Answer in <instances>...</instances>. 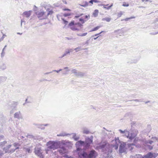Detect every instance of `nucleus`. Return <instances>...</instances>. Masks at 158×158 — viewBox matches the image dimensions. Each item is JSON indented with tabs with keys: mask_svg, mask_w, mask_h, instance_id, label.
<instances>
[{
	"mask_svg": "<svg viewBox=\"0 0 158 158\" xmlns=\"http://www.w3.org/2000/svg\"><path fill=\"white\" fill-rule=\"evenodd\" d=\"M47 146L49 148L51 149H57L60 146V141H50L47 143Z\"/></svg>",
	"mask_w": 158,
	"mask_h": 158,
	"instance_id": "1",
	"label": "nucleus"
},
{
	"mask_svg": "<svg viewBox=\"0 0 158 158\" xmlns=\"http://www.w3.org/2000/svg\"><path fill=\"white\" fill-rule=\"evenodd\" d=\"M107 143L106 142L101 143L98 145L97 148L98 149H101L102 152L106 153L109 152L110 150L109 147L107 146Z\"/></svg>",
	"mask_w": 158,
	"mask_h": 158,
	"instance_id": "2",
	"label": "nucleus"
},
{
	"mask_svg": "<svg viewBox=\"0 0 158 158\" xmlns=\"http://www.w3.org/2000/svg\"><path fill=\"white\" fill-rule=\"evenodd\" d=\"M156 156V153L150 152L143 156L139 154H136L134 156V158H155Z\"/></svg>",
	"mask_w": 158,
	"mask_h": 158,
	"instance_id": "3",
	"label": "nucleus"
},
{
	"mask_svg": "<svg viewBox=\"0 0 158 158\" xmlns=\"http://www.w3.org/2000/svg\"><path fill=\"white\" fill-rule=\"evenodd\" d=\"M76 148V151L77 152L82 150L83 149H87L85 146L84 141L81 140H78L75 143Z\"/></svg>",
	"mask_w": 158,
	"mask_h": 158,
	"instance_id": "4",
	"label": "nucleus"
},
{
	"mask_svg": "<svg viewBox=\"0 0 158 158\" xmlns=\"http://www.w3.org/2000/svg\"><path fill=\"white\" fill-rule=\"evenodd\" d=\"M93 137L91 136L90 137H87L85 138V140L84 141L85 146L87 149L89 148L90 144L93 143Z\"/></svg>",
	"mask_w": 158,
	"mask_h": 158,
	"instance_id": "5",
	"label": "nucleus"
},
{
	"mask_svg": "<svg viewBox=\"0 0 158 158\" xmlns=\"http://www.w3.org/2000/svg\"><path fill=\"white\" fill-rule=\"evenodd\" d=\"M87 149H83L77 152L79 158H88V152L86 151Z\"/></svg>",
	"mask_w": 158,
	"mask_h": 158,
	"instance_id": "6",
	"label": "nucleus"
},
{
	"mask_svg": "<svg viewBox=\"0 0 158 158\" xmlns=\"http://www.w3.org/2000/svg\"><path fill=\"white\" fill-rule=\"evenodd\" d=\"M88 158H95L98 156L96 152L94 149H92L88 152Z\"/></svg>",
	"mask_w": 158,
	"mask_h": 158,
	"instance_id": "7",
	"label": "nucleus"
},
{
	"mask_svg": "<svg viewBox=\"0 0 158 158\" xmlns=\"http://www.w3.org/2000/svg\"><path fill=\"white\" fill-rule=\"evenodd\" d=\"M71 72L72 73H74L75 76L77 77H82L85 74V73L77 71L75 69H72L71 71Z\"/></svg>",
	"mask_w": 158,
	"mask_h": 158,
	"instance_id": "8",
	"label": "nucleus"
},
{
	"mask_svg": "<svg viewBox=\"0 0 158 158\" xmlns=\"http://www.w3.org/2000/svg\"><path fill=\"white\" fill-rule=\"evenodd\" d=\"M128 135L127 137L130 140H128L129 141H131L132 139H134L135 137L136 136L135 134L133 132L130 133L129 131L128 132Z\"/></svg>",
	"mask_w": 158,
	"mask_h": 158,
	"instance_id": "9",
	"label": "nucleus"
},
{
	"mask_svg": "<svg viewBox=\"0 0 158 158\" xmlns=\"http://www.w3.org/2000/svg\"><path fill=\"white\" fill-rule=\"evenodd\" d=\"M19 103L18 102H14L13 101L10 106V108L11 109H14L15 110H16L17 106Z\"/></svg>",
	"mask_w": 158,
	"mask_h": 158,
	"instance_id": "10",
	"label": "nucleus"
},
{
	"mask_svg": "<svg viewBox=\"0 0 158 158\" xmlns=\"http://www.w3.org/2000/svg\"><path fill=\"white\" fill-rule=\"evenodd\" d=\"M126 150L125 148V145L121 144L119 149V152L120 153H122L125 152Z\"/></svg>",
	"mask_w": 158,
	"mask_h": 158,
	"instance_id": "11",
	"label": "nucleus"
},
{
	"mask_svg": "<svg viewBox=\"0 0 158 158\" xmlns=\"http://www.w3.org/2000/svg\"><path fill=\"white\" fill-rule=\"evenodd\" d=\"M115 143L114 145V147H115V149H117L118 147L119 144L120 143V141L119 140L118 137L116 138L115 137Z\"/></svg>",
	"mask_w": 158,
	"mask_h": 158,
	"instance_id": "12",
	"label": "nucleus"
},
{
	"mask_svg": "<svg viewBox=\"0 0 158 158\" xmlns=\"http://www.w3.org/2000/svg\"><path fill=\"white\" fill-rule=\"evenodd\" d=\"M44 11H42L41 12H36V14L37 15V17L40 20L44 19H46V18H40L43 15H44Z\"/></svg>",
	"mask_w": 158,
	"mask_h": 158,
	"instance_id": "13",
	"label": "nucleus"
},
{
	"mask_svg": "<svg viewBox=\"0 0 158 158\" xmlns=\"http://www.w3.org/2000/svg\"><path fill=\"white\" fill-rule=\"evenodd\" d=\"M60 142L62 144V145L66 147H69L71 146L70 143L69 141L62 140Z\"/></svg>",
	"mask_w": 158,
	"mask_h": 158,
	"instance_id": "14",
	"label": "nucleus"
},
{
	"mask_svg": "<svg viewBox=\"0 0 158 158\" xmlns=\"http://www.w3.org/2000/svg\"><path fill=\"white\" fill-rule=\"evenodd\" d=\"M138 59H134L133 60H130L129 59L127 62V63L129 64H131L133 63H136L138 61Z\"/></svg>",
	"mask_w": 158,
	"mask_h": 158,
	"instance_id": "15",
	"label": "nucleus"
},
{
	"mask_svg": "<svg viewBox=\"0 0 158 158\" xmlns=\"http://www.w3.org/2000/svg\"><path fill=\"white\" fill-rule=\"evenodd\" d=\"M33 125L36 127L42 130H44L45 129V127H44V126L43 124L34 123Z\"/></svg>",
	"mask_w": 158,
	"mask_h": 158,
	"instance_id": "16",
	"label": "nucleus"
},
{
	"mask_svg": "<svg viewBox=\"0 0 158 158\" xmlns=\"http://www.w3.org/2000/svg\"><path fill=\"white\" fill-rule=\"evenodd\" d=\"M21 114L20 111L15 113L14 114V117L15 118H16L19 119H20V118H21Z\"/></svg>",
	"mask_w": 158,
	"mask_h": 158,
	"instance_id": "17",
	"label": "nucleus"
},
{
	"mask_svg": "<svg viewBox=\"0 0 158 158\" xmlns=\"http://www.w3.org/2000/svg\"><path fill=\"white\" fill-rule=\"evenodd\" d=\"M11 146L12 145L11 144H9L3 148V150L5 152V153H8L9 151V149Z\"/></svg>",
	"mask_w": 158,
	"mask_h": 158,
	"instance_id": "18",
	"label": "nucleus"
},
{
	"mask_svg": "<svg viewBox=\"0 0 158 158\" xmlns=\"http://www.w3.org/2000/svg\"><path fill=\"white\" fill-rule=\"evenodd\" d=\"M31 12L32 11L31 10H29L28 11H25L23 13V15H25L26 17H28L30 16Z\"/></svg>",
	"mask_w": 158,
	"mask_h": 158,
	"instance_id": "19",
	"label": "nucleus"
},
{
	"mask_svg": "<svg viewBox=\"0 0 158 158\" xmlns=\"http://www.w3.org/2000/svg\"><path fill=\"white\" fill-rule=\"evenodd\" d=\"M79 5L85 7L89 5V4L88 2L85 1L83 2L81 4H79Z\"/></svg>",
	"mask_w": 158,
	"mask_h": 158,
	"instance_id": "20",
	"label": "nucleus"
},
{
	"mask_svg": "<svg viewBox=\"0 0 158 158\" xmlns=\"http://www.w3.org/2000/svg\"><path fill=\"white\" fill-rule=\"evenodd\" d=\"M132 146H135L136 147H137V146L134 143H128L127 144V146L130 151H131L133 149V148Z\"/></svg>",
	"mask_w": 158,
	"mask_h": 158,
	"instance_id": "21",
	"label": "nucleus"
},
{
	"mask_svg": "<svg viewBox=\"0 0 158 158\" xmlns=\"http://www.w3.org/2000/svg\"><path fill=\"white\" fill-rule=\"evenodd\" d=\"M35 154L37 155H38L41 152V149L40 148H35Z\"/></svg>",
	"mask_w": 158,
	"mask_h": 158,
	"instance_id": "22",
	"label": "nucleus"
},
{
	"mask_svg": "<svg viewBox=\"0 0 158 158\" xmlns=\"http://www.w3.org/2000/svg\"><path fill=\"white\" fill-rule=\"evenodd\" d=\"M75 26H77L78 27H79V29H81V30L83 26V25L79 22L75 23Z\"/></svg>",
	"mask_w": 158,
	"mask_h": 158,
	"instance_id": "23",
	"label": "nucleus"
},
{
	"mask_svg": "<svg viewBox=\"0 0 158 158\" xmlns=\"http://www.w3.org/2000/svg\"><path fill=\"white\" fill-rule=\"evenodd\" d=\"M58 148H60V149H62L63 151H67V149L65 146L62 145V144L61 142L60 146L58 147Z\"/></svg>",
	"mask_w": 158,
	"mask_h": 158,
	"instance_id": "24",
	"label": "nucleus"
},
{
	"mask_svg": "<svg viewBox=\"0 0 158 158\" xmlns=\"http://www.w3.org/2000/svg\"><path fill=\"white\" fill-rule=\"evenodd\" d=\"M47 11L48 12L47 15L46 17H48L49 15H52L53 13V11L52 10H50V9L49 8L47 9Z\"/></svg>",
	"mask_w": 158,
	"mask_h": 158,
	"instance_id": "25",
	"label": "nucleus"
},
{
	"mask_svg": "<svg viewBox=\"0 0 158 158\" xmlns=\"http://www.w3.org/2000/svg\"><path fill=\"white\" fill-rule=\"evenodd\" d=\"M98 10L96 9L94 11L93 13V15L94 17H96L98 16Z\"/></svg>",
	"mask_w": 158,
	"mask_h": 158,
	"instance_id": "26",
	"label": "nucleus"
},
{
	"mask_svg": "<svg viewBox=\"0 0 158 158\" xmlns=\"http://www.w3.org/2000/svg\"><path fill=\"white\" fill-rule=\"evenodd\" d=\"M73 135L72 138L74 140L76 141H78V140L80 138L79 137V136L76 137V133H73Z\"/></svg>",
	"mask_w": 158,
	"mask_h": 158,
	"instance_id": "27",
	"label": "nucleus"
},
{
	"mask_svg": "<svg viewBox=\"0 0 158 158\" xmlns=\"http://www.w3.org/2000/svg\"><path fill=\"white\" fill-rule=\"evenodd\" d=\"M76 26H74L72 27H70V29L73 31H80L81 30V29L79 28H77L75 27Z\"/></svg>",
	"mask_w": 158,
	"mask_h": 158,
	"instance_id": "28",
	"label": "nucleus"
},
{
	"mask_svg": "<svg viewBox=\"0 0 158 158\" xmlns=\"http://www.w3.org/2000/svg\"><path fill=\"white\" fill-rule=\"evenodd\" d=\"M7 79V77H6L1 76L0 77V81L1 83L2 82L5 81Z\"/></svg>",
	"mask_w": 158,
	"mask_h": 158,
	"instance_id": "29",
	"label": "nucleus"
},
{
	"mask_svg": "<svg viewBox=\"0 0 158 158\" xmlns=\"http://www.w3.org/2000/svg\"><path fill=\"white\" fill-rule=\"evenodd\" d=\"M82 17L84 19L85 21H86L90 19V15H85Z\"/></svg>",
	"mask_w": 158,
	"mask_h": 158,
	"instance_id": "30",
	"label": "nucleus"
},
{
	"mask_svg": "<svg viewBox=\"0 0 158 158\" xmlns=\"http://www.w3.org/2000/svg\"><path fill=\"white\" fill-rule=\"evenodd\" d=\"M135 18V17L133 16H132L130 18H126L124 19H122L121 20V21H127L131 19H134Z\"/></svg>",
	"mask_w": 158,
	"mask_h": 158,
	"instance_id": "31",
	"label": "nucleus"
},
{
	"mask_svg": "<svg viewBox=\"0 0 158 158\" xmlns=\"http://www.w3.org/2000/svg\"><path fill=\"white\" fill-rule=\"evenodd\" d=\"M135 18V17L133 16H132L130 18H126L124 19H122L121 20V21H127L131 19H134Z\"/></svg>",
	"mask_w": 158,
	"mask_h": 158,
	"instance_id": "32",
	"label": "nucleus"
},
{
	"mask_svg": "<svg viewBox=\"0 0 158 158\" xmlns=\"http://www.w3.org/2000/svg\"><path fill=\"white\" fill-rule=\"evenodd\" d=\"M102 26H97L94 28L93 29H92L91 30H90V32H92V31H97Z\"/></svg>",
	"mask_w": 158,
	"mask_h": 158,
	"instance_id": "33",
	"label": "nucleus"
},
{
	"mask_svg": "<svg viewBox=\"0 0 158 158\" xmlns=\"http://www.w3.org/2000/svg\"><path fill=\"white\" fill-rule=\"evenodd\" d=\"M111 18H110L105 17V18H102V21H106L107 22H109L111 20Z\"/></svg>",
	"mask_w": 158,
	"mask_h": 158,
	"instance_id": "34",
	"label": "nucleus"
},
{
	"mask_svg": "<svg viewBox=\"0 0 158 158\" xmlns=\"http://www.w3.org/2000/svg\"><path fill=\"white\" fill-rule=\"evenodd\" d=\"M74 26H75V23L74 20L71 21L69 24L68 26L71 27Z\"/></svg>",
	"mask_w": 158,
	"mask_h": 158,
	"instance_id": "35",
	"label": "nucleus"
},
{
	"mask_svg": "<svg viewBox=\"0 0 158 158\" xmlns=\"http://www.w3.org/2000/svg\"><path fill=\"white\" fill-rule=\"evenodd\" d=\"M109 5L108 4H107L106 5H103V4H100V5H98L99 6H103V7L104 8H105V9H107V10H109L110 9V7H109V6H108Z\"/></svg>",
	"mask_w": 158,
	"mask_h": 158,
	"instance_id": "36",
	"label": "nucleus"
},
{
	"mask_svg": "<svg viewBox=\"0 0 158 158\" xmlns=\"http://www.w3.org/2000/svg\"><path fill=\"white\" fill-rule=\"evenodd\" d=\"M6 65L4 64H2L0 66V69L2 70H4L6 69Z\"/></svg>",
	"mask_w": 158,
	"mask_h": 158,
	"instance_id": "37",
	"label": "nucleus"
},
{
	"mask_svg": "<svg viewBox=\"0 0 158 158\" xmlns=\"http://www.w3.org/2000/svg\"><path fill=\"white\" fill-rule=\"evenodd\" d=\"M119 131L122 134H123L124 133H126L127 134L128 132V131L127 130H125L124 131H123L121 129L119 130Z\"/></svg>",
	"mask_w": 158,
	"mask_h": 158,
	"instance_id": "38",
	"label": "nucleus"
},
{
	"mask_svg": "<svg viewBox=\"0 0 158 158\" xmlns=\"http://www.w3.org/2000/svg\"><path fill=\"white\" fill-rule=\"evenodd\" d=\"M58 152L60 154L63 155L66 153L67 151H63L62 149H60L58 150Z\"/></svg>",
	"mask_w": 158,
	"mask_h": 158,
	"instance_id": "39",
	"label": "nucleus"
},
{
	"mask_svg": "<svg viewBox=\"0 0 158 158\" xmlns=\"http://www.w3.org/2000/svg\"><path fill=\"white\" fill-rule=\"evenodd\" d=\"M7 143V141H4L3 142H0V147H2L4 146Z\"/></svg>",
	"mask_w": 158,
	"mask_h": 158,
	"instance_id": "40",
	"label": "nucleus"
},
{
	"mask_svg": "<svg viewBox=\"0 0 158 158\" xmlns=\"http://www.w3.org/2000/svg\"><path fill=\"white\" fill-rule=\"evenodd\" d=\"M87 33L85 32V33H84L77 34V35L78 36H85V35H87Z\"/></svg>",
	"mask_w": 158,
	"mask_h": 158,
	"instance_id": "41",
	"label": "nucleus"
},
{
	"mask_svg": "<svg viewBox=\"0 0 158 158\" xmlns=\"http://www.w3.org/2000/svg\"><path fill=\"white\" fill-rule=\"evenodd\" d=\"M89 131L87 129H84L83 131V133L88 134L89 133Z\"/></svg>",
	"mask_w": 158,
	"mask_h": 158,
	"instance_id": "42",
	"label": "nucleus"
},
{
	"mask_svg": "<svg viewBox=\"0 0 158 158\" xmlns=\"http://www.w3.org/2000/svg\"><path fill=\"white\" fill-rule=\"evenodd\" d=\"M70 55L69 54V52L68 51L67 49H66L64 53V54L63 55V56H64L67 55Z\"/></svg>",
	"mask_w": 158,
	"mask_h": 158,
	"instance_id": "43",
	"label": "nucleus"
},
{
	"mask_svg": "<svg viewBox=\"0 0 158 158\" xmlns=\"http://www.w3.org/2000/svg\"><path fill=\"white\" fill-rule=\"evenodd\" d=\"M79 21L81 22L82 24H83L85 23V21L84 20V19L83 18V17L79 18Z\"/></svg>",
	"mask_w": 158,
	"mask_h": 158,
	"instance_id": "44",
	"label": "nucleus"
},
{
	"mask_svg": "<svg viewBox=\"0 0 158 158\" xmlns=\"http://www.w3.org/2000/svg\"><path fill=\"white\" fill-rule=\"evenodd\" d=\"M67 135V134L64 133H60L59 134L57 135V136H66Z\"/></svg>",
	"mask_w": 158,
	"mask_h": 158,
	"instance_id": "45",
	"label": "nucleus"
},
{
	"mask_svg": "<svg viewBox=\"0 0 158 158\" xmlns=\"http://www.w3.org/2000/svg\"><path fill=\"white\" fill-rule=\"evenodd\" d=\"M153 141L151 140H148L146 141L145 143H149L150 144H152V143H153Z\"/></svg>",
	"mask_w": 158,
	"mask_h": 158,
	"instance_id": "46",
	"label": "nucleus"
},
{
	"mask_svg": "<svg viewBox=\"0 0 158 158\" xmlns=\"http://www.w3.org/2000/svg\"><path fill=\"white\" fill-rule=\"evenodd\" d=\"M147 146L150 150H151L153 149V146L149 145H147Z\"/></svg>",
	"mask_w": 158,
	"mask_h": 158,
	"instance_id": "47",
	"label": "nucleus"
},
{
	"mask_svg": "<svg viewBox=\"0 0 158 158\" xmlns=\"http://www.w3.org/2000/svg\"><path fill=\"white\" fill-rule=\"evenodd\" d=\"M83 15V14H81L80 15H78L75 16L74 18H78L81 16H82Z\"/></svg>",
	"mask_w": 158,
	"mask_h": 158,
	"instance_id": "48",
	"label": "nucleus"
},
{
	"mask_svg": "<svg viewBox=\"0 0 158 158\" xmlns=\"http://www.w3.org/2000/svg\"><path fill=\"white\" fill-rule=\"evenodd\" d=\"M152 139L154 141H157L158 142V137H152Z\"/></svg>",
	"mask_w": 158,
	"mask_h": 158,
	"instance_id": "49",
	"label": "nucleus"
},
{
	"mask_svg": "<svg viewBox=\"0 0 158 158\" xmlns=\"http://www.w3.org/2000/svg\"><path fill=\"white\" fill-rule=\"evenodd\" d=\"M62 21H63L65 25H67L68 24V21H67L65 20V19H64V18H62Z\"/></svg>",
	"mask_w": 158,
	"mask_h": 158,
	"instance_id": "50",
	"label": "nucleus"
},
{
	"mask_svg": "<svg viewBox=\"0 0 158 158\" xmlns=\"http://www.w3.org/2000/svg\"><path fill=\"white\" fill-rule=\"evenodd\" d=\"M15 149H11L10 150H9L8 153H10L11 154L13 153L15 151Z\"/></svg>",
	"mask_w": 158,
	"mask_h": 158,
	"instance_id": "51",
	"label": "nucleus"
},
{
	"mask_svg": "<svg viewBox=\"0 0 158 158\" xmlns=\"http://www.w3.org/2000/svg\"><path fill=\"white\" fill-rule=\"evenodd\" d=\"M74 50L76 51V52L78 51L79 50H81V48L80 47H78L74 49Z\"/></svg>",
	"mask_w": 158,
	"mask_h": 158,
	"instance_id": "52",
	"label": "nucleus"
},
{
	"mask_svg": "<svg viewBox=\"0 0 158 158\" xmlns=\"http://www.w3.org/2000/svg\"><path fill=\"white\" fill-rule=\"evenodd\" d=\"M71 15V14L70 13H64L63 15V16L64 17H67L69 16H70Z\"/></svg>",
	"mask_w": 158,
	"mask_h": 158,
	"instance_id": "53",
	"label": "nucleus"
},
{
	"mask_svg": "<svg viewBox=\"0 0 158 158\" xmlns=\"http://www.w3.org/2000/svg\"><path fill=\"white\" fill-rule=\"evenodd\" d=\"M123 13L122 12L120 11L119 13L117 15L118 16V18H119L120 17H121L122 16V15H123Z\"/></svg>",
	"mask_w": 158,
	"mask_h": 158,
	"instance_id": "54",
	"label": "nucleus"
},
{
	"mask_svg": "<svg viewBox=\"0 0 158 158\" xmlns=\"http://www.w3.org/2000/svg\"><path fill=\"white\" fill-rule=\"evenodd\" d=\"M91 37H90V38H89L88 40H86V42H85V44H86L87 46L88 45V44H89V41H90V40H91Z\"/></svg>",
	"mask_w": 158,
	"mask_h": 158,
	"instance_id": "55",
	"label": "nucleus"
},
{
	"mask_svg": "<svg viewBox=\"0 0 158 158\" xmlns=\"http://www.w3.org/2000/svg\"><path fill=\"white\" fill-rule=\"evenodd\" d=\"M104 31H101L99 33H98V34H95L94 35H93L92 36H91V37H94V36H97L98 35H100L103 32H104Z\"/></svg>",
	"mask_w": 158,
	"mask_h": 158,
	"instance_id": "56",
	"label": "nucleus"
},
{
	"mask_svg": "<svg viewBox=\"0 0 158 158\" xmlns=\"http://www.w3.org/2000/svg\"><path fill=\"white\" fill-rule=\"evenodd\" d=\"M37 156L40 157V158H44V156L42 154V152H41Z\"/></svg>",
	"mask_w": 158,
	"mask_h": 158,
	"instance_id": "57",
	"label": "nucleus"
},
{
	"mask_svg": "<svg viewBox=\"0 0 158 158\" xmlns=\"http://www.w3.org/2000/svg\"><path fill=\"white\" fill-rule=\"evenodd\" d=\"M122 6H124L127 7L129 6V4L128 3L127 4L125 2H124L123 3Z\"/></svg>",
	"mask_w": 158,
	"mask_h": 158,
	"instance_id": "58",
	"label": "nucleus"
},
{
	"mask_svg": "<svg viewBox=\"0 0 158 158\" xmlns=\"http://www.w3.org/2000/svg\"><path fill=\"white\" fill-rule=\"evenodd\" d=\"M138 141V139H137L136 138H135L134 139L133 143H135V144Z\"/></svg>",
	"mask_w": 158,
	"mask_h": 158,
	"instance_id": "59",
	"label": "nucleus"
},
{
	"mask_svg": "<svg viewBox=\"0 0 158 158\" xmlns=\"http://www.w3.org/2000/svg\"><path fill=\"white\" fill-rule=\"evenodd\" d=\"M27 103H31V102L27 101V99H26L25 100V102L23 104V105L25 106L26 104Z\"/></svg>",
	"mask_w": 158,
	"mask_h": 158,
	"instance_id": "60",
	"label": "nucleus"
},
{
	"mask_svg": "<svg viewBox=\"0 0 158 158\" xmlns=\"http://www.w3.org/2000/svg\"><path fill=\"white\" fill-rule=\"evenodd\" d=\"M154 29H156L158 30V24H155L154 26ZM158 32V31H157Z\"/></svg>",
	"mask_w": 158,
	"mask_h": 158,
	"instance_id": "61",
	"label": "nucleus"
},
{
	"mask_svg": "<svg viewBox=\"0 0 158 158\" xmlns=\"http://www.w3.org/2000/svg\"><path fill=\"white\" fill-rule=\"evenodd\" d=\"M4 136L3 135H0V140L4 139Z\"/></svg>",
	"mask_w": 158,
	"mask_h": 158,
	"instance_id": "62",
	"label": "nucleus"
},
{
	"mask_svg": "<svg viewBox=\"0 0 158 158\" xmlns=\"http://www.w3.org/2000/svg\"><path fill=\"white\" fill-rule=\"evenodd\" d=\"M93 0H90L88 2H89V3H90V5H89V6H91L93 4Z\"/></svg>",
	"mask_w": 158,
	"mask_h": 158,
	"instance_id": "63",
	"label": "nucleus"
},
{
	"mask_svg": "<svg viewBox=\"0 0 158 158\" xmlns=\"http://www.w3.org/2000/svg\"><path fill=\"white\" fill-rule=\"evenodd\" d=\"M158 34V32L156 31V32H152L150 33L152 35H156Z\"/></svg>",
	"mask_w": 158,
	"mask_h": 158,
	"instance_id": "64",
	"label": "nucleus"
}]
</instances>
